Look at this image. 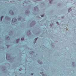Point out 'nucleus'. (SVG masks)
Masks as SVG:
<instances>
[{
    "instance_id": "nucleus-4",
    "label": "nucleus",
    "mask_w": 76,
    "mask_h": 76,
    "mask_svg": "<svg viewBox=\"0 0 76 76\" xmlns=\"http://www.w3.org/2000/svg\"><path fill=\"white\" fill-rule=\"evenodd\" d=\"M21 40L23 41V40H24V37H22L21 39Z\"/></svg>"
},
{
    "instance_id": "nucleus-3",
    "label": "nucleus",
    "mask_w": 76,
    "mask_h": 76,
    "mask_svg": "<svg viewBox=\"0 0 76 76\" xmlns=\"http://www.w3.org/2000/svg\"><path fill=\"white\" fill-rule=\"evenodd\" d=\"M19 40H20V39H17V40H16V42H19Z\"/></svg>"
},
{
    "instance_id": "nucleus-15",
    "label": "nucleus",
    "mask_w": 76,
    "mask_h": 76,
    "mask_svg": "<svg viewBox=\"0 0 76 76\" xmlns=\"http://www.w3.org/2000/svg\"><path fill=\"white\" fill-rule=\"evenodd\" d=\"M49 1H50V0H49Z\"/></svg>"
},
{
    "instance_id": "nucleus-8",
    "label": "nucleus",
    "mask_w": 76,
    "mask_h": 76,
    "mask_svg": "<svg viewBox=\"0 0 76 76\" xmlns=\"http://www.w3.org/2000/svg\"><path fill=\"white\" fill-rule=\"evenodd\" d=\"M35 8H36V9H38V7H35Z\"/></svg>"
},
{
    "instance_id": "nucleus-1",
    "label": "nucleus",
    "mask_w": 76,
    "mask_h": 76,
    "mask_svg": "<svg viewBox=\"0 0 76 76\" xmlns=\"http://www.w3.org/2000/svg\"><path fill=\"white\" fill-rule=\"evenodd\" d=\"M16 20H17V19H16V18H14L12 19V22H13V23H14V22H16Z\"/></svg>"
},
{
    "instance_id": "nucleus-5",
    "label": "nucleus",
    "mask_w": 76,
    "mask_h": 76,
    "mask_svg": "<svg viewBox=\"0 0 76 76\" xmlns=\"http://www.w3.org/2000/svg\"><path fill=\"white\" fill-rule=\"evenodd\" d=\"M3 16H1V20L2 21V20L3 19Z\"/></svg>"
},
{
    "instance_id": "nucleus-10",
    "label": "nucleus",
    "mask_w": 76,
    "mask_h": 76,
    "mask_svg": "<svg viewBox=\"0 0 76 76\" xmlns=\"http://www.w3.org/2000/svg\"><path fill=\"white\" fill-rule=\"evenodd\" d=\"M34 39H35V41H37V38H36Z\"/></svg>"
},
{
    "instance_id": "nucleus-2",
    "label": "nucleus",
    "mask_w": 76,
    "mask_h": 76,
    "mask_svg": "<svg viewBox=\"0 0 76 76\" xmlns=\"http://www.w3.org/2000/svg\"><path fill=\"white\" fill-rule=\"evenodd\" d=\"M72 11V9L69 8L68 10V12H70V11Z\"/></svg>"
},
{
    "instance_id": "nucleus-9",
    "label": "nucleus",
    "mask_w": 76,
    "mask_h": 76,
    "mask_svg": "<svg viewBox=\"0 0 76 76\" xmlns=\"http://www.w3.org/2000/svg\"><path fill=\"white\" fill-rule=\"evenodd\" d=\"M53 24H50V26H53Z\"/></svg>"
},
{
    "instance_id": "nucleus-11",
    "label": "nucleus",
    "mask_w": 76,
    "mask_h": 76,
    "mask_svg": "<svg viewBox=\"0 0 76 76\" xmlns=\"http://www.w3.org/2000/svg\"><path fill=\"white\" fill-rule=\"evenodd\" d=\"M22 70V69H19V70Z\"/></svg>"
},
{
    "instance_id": "nucleus-13",
    "label": "nucleus",
    "mask_w": 76,
    "mask_h": 76,
    "mask_svg": "<svg viewBox=\"0 0 76 76\" xmlns=\"http://www.w3.org/2000/svg\"><path fill=\"white\" fill-rule=\"evenodd\" d=\"M8 38H9V39H10V38L9 37H8Z\"/></svg>"
},
{
    "instance_id": "nucleus-14",
    "label": "nucleus",
    "mask_w": 76,
    "mask_h": 76,
    "mask_svg": "<svg viewBox=\"0 0 76 76\" xmlns=\"http://www.w3.org/2000/svg\"><path fill=\"white\" fill-rule=\"evenodd\" d=\"M62 18H63V17H62Z\"/></svg>"
},
{
    "instance_id": "nucleus-6",
    "label": "nucleus",
    "mask_w": 76,
    "mask_h": 76,
    "mask_svg": "<svg viewBox=\"0 0 76 76\" xmlns=\"http://www.w3.org/2000/svg\"><path fill=\"white\" fill-rule=\"evenodd\" d=\"M41 16H42V17H43V16H44V15L43 14V15H41Z\"/></svg>"
},
{
    "instance_id": "nucleus-12",
    "label": "nucleus",
    "mask_w": 76,
    "mask_h": 76,
    "mask_svg": "<svg viewBox=\"0 0 76 76\" xmlns=\"http://www.w3.org/2000/svg\"><path fill=\"white\" fill-rule=\"evenodd\" d=\"M31 75H34V74H33V73H31Z\"/></svg>"
},
{
    "instance_id": "nucleus-7",
    "label": "nucleus",
    "mask_w": 76,
    "mask_h": 76,
    "mask_svg": "<svg viewBox=\"0 0 76 76\" xmlns=\"http://www.w3.org/2000/svg\"><path fill=\"white\" fill-rule=\"evenodd\" d=\"M56 23L57 25H59V23L58 22H56Z\"/></svg>"
}]
</instances>
